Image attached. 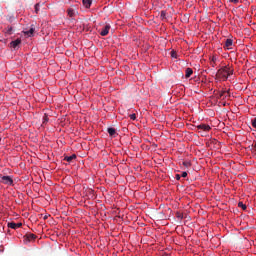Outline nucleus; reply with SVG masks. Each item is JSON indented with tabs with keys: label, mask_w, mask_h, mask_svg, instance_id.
<instances>
[{
	"label": "nucleus",
	"mask_w": 256,
	"mask_h": 256,
	"mask_svg": "<svg viewBox=\"0 0 256 256\" xmlns=\"http://www.w3.org/2000/svg\"><path fill=\"white\" fill-rule=\"evenodd\" d=\"M130 119H132V121H135V119H137V115L136 114H131Z\"/></svg>",
	"instance_id": "393cba45"
},
{
	"label": "nucleus",
	"mask_w": 256,
	"mask_h": 256,
	"mask_svg": "<svg viewBox=\"0 0 256 256\" xmlns=\"http://www.w3.org/2000/svg\"><path fill=\"white\" fill-rule=\"evenodd\" d=\"M166 16H167V12L161 11V13H160L161 19H165Z\"/></svg>",
	"instance_id": "6ab92c4d"
},
{
	"label": "nucleus",
	"mask_w": 256,
	"mask_h": 256,
	"mask_svg": "<svg viewBox=\"0 0 256 256\" xmlns=\"http://www.w3.org/2000/svg\"><path fill=\"white\" fill-rule=\"evenodd\" d=\"M183 165H184V167H191V162H189V161H184V162H183Z\"/></svg>",
	"instance_id": "412c9836"
},
{
	"label": "nucleus",
	"mask_w": 256,
	"mask_h": 256,
	"mask_svg": "<svg viewBox=\"0 0 256 256\" xmlns=\"http://www.w3.org/2000/svg\"><path fill=\"white\" fill-rule=\"evenodd\" d=\"M251 123H252V127H254V129H256V117L251 120Z\"/></svg>",
	"instance_id": "4be33fe9"
},
{
	"label": "nucleus",
	"mask_w": 256,
	"mask_h": 256,
	"mask_svg": "<svg viewBox=\"0 0 256 256\" xmlns=\"http://www.w3.org/2000/svg\"><path fill=\"white\" fill-rule=\"evenodd\" d=\"M82 3L86 9H89L91 5L93 4V0H82Z\"/></svg>",
	"instance_id": "9d476101"
},
{
	"label": "nucleus",
	"mask_w": 256,
	"mask_h": 256,
	"mask_svg": "<svg viewBox=\"0 0 256 256\" xmlns=\"http://www.w3.org/2000/svg\"><path fill=\"white\" fill-rule=\"evenodd\" d=\"M238 207H241V209H243V211L247 210V205L243 204V202H239Z\"/></svg>",
	"instance_id": "f3484780"
},
{
	"label": "nucleus",
	"mask_w": 256,
	"mask_h": 256,
	"mask_svg": "<svg viewBox=\"0 0 256 256\" xmlns=\"http://www.w3.org/2000/svg\"><path fill=\"white\" fill-rule=\"evenodd\" d=\"M73 159H77V155L73 154L72 156H66L64 158V161H67L68 163H71Z\"/></svg>",
	"instance_id": "4468645a"
},
{
	"label": "nucleus",
	"mask_w": 256,
	"mask_h": 256,
	"mask_svg": "<svg viewBox=\"0 0 256 256\" xmlns=\"http://www.w3.org/2000/svg\"><path fill=\"white\" fill-rule=\"evenodd\" d=\"M196 129H198L199 133H201V131H204V133H209V131H211V126L208 124H199L196 126Z\"/></svg>",
	"instance_id": "f03ea898"
},
{
	"label": "nucleus",
	"mask_w": 256,
	"mask_h": 256,
	"mask_svg": "<svg viewBox=\"0 0 256 256\" xmlns=\"http://www.w3.org/2000/svg\"><path fill=\"white\" fill-rule=\"evenodd\" d=\"M192 75H193V69L192 68H186V71H185L186 79H189V77H191Z\"/></svg>",
	"instance_id": "f8f14e48"
},
{
	"label": "nucleus",
	"mask_w": 256,
	"mask_h": 256,
	"mask_svg": "<svg viewBox=\"0 0 256 256\" xmlns=\"http://www.w3.org/2000/svg\"><path fill=\"white\" fill-rule=\"evenodd\" d=\"M0 182L4 185H13V178L11 176H0Z\"/></svg>",
	"instance_id": "7ed1b4c3"
},
{
	"label": "nucleus",
	"mask_w": 256,
	"mask_h": 256,
	"mask_svg": "<svg viewBox=\"0 0 256 256\" xmlns=\"http://www.w3.org/2000/svg\"><path fill=\"white\" fill-rule=\"evenodd\" d=\"M171 57H173L174 59H176V58H177V52L172 51V52H171Z\"/></svg>",
	"instance_id": "b1692460"
},
{
	"label": "nucleus",
	"mask_w": 256,
	"mask_h": 256,
	"mask_svg": "<svg viewBox=\"0 0 256 256\" xmlns=\"http://www.w3.org/2000/svg\"><path fill=\"white\" fill-rule=\"evenodd\" d=\"M231 47H233V39L228 38L225 40L224 48L231 49Z\"/></svg>",
	"instance_id": "1a4fd4ad"
},
{
	"label": "nucleus",
	"mask_w": 256,
	"mask_h": 256,
	"mask_svg": "<svg viewBox=\"0 0 256 256\" xmlns=\"http://www.w3.org/2000/svg\"><path fill=\"white\" fill-rule=\"evenodd\" d=\"M229 97H230L229 91L224 90V91L219 92V94H218V99H227Z\"/></svg>",
	"instance_id": "423d86ee"
},
{
	"label": "nucleus",
	"mask_w": 256,
	"mask_h": 256,
	"mask_svg": "<svg viewBox=\"0 0 256 256\" xmlns=\"http://www.w3.org/2000/svg\"><path fill=\"white\" fill-rule=\"evenodd\" d=\"M231 75H233V69H231V66L229 65L220 68L216 73V77L218 79H223L224 81H227Z\"/></svg>",
	"instance_id": "f257e3e1"
},
{
	"label": "nucleus",
	"mask_w": 256,
	"mask_h": 256,
	"mask_svg": "<svg viewBox=\"0 0 256 256\" xmlns=\"http://www.w3.org/2000/svg\"><path fill=\"white\" fill-rule=\"evenodd\" d=\"M67 13H68L69 17H73L75 15V10H73L72 8H69L67 10Z\"/></svg>",
	"instance_id": "dca6fc26"
},
{
	"label": "nucleus",
	"mask_w": 256,
	"mask_h": 256,
	"mask_svg": "<svg viewBox=\"0 0 256 256\" xmlns=\"http://www.w3.org/2000/svg\"><path fill=\"white\" fill-rule=\"evenodd\" d=\"M39 7H40V4L37 3V4L35 5V13H39Z\"/></svg>",
	"instance_id": "5701e85b"
},
{
	"label": "nucleus",
	"mask_w": 256,
	"mask_h": 256,
	"mask_svg": "<svg viewBox=\"0 0 256 256\" xmlns=\"http://www.w3.org/2000/svg\"><path fill=\"white\" fill-rule=\"evenodd\" d=\"M217 62V57L213 56L212 57V63H216Z\"/></svg>",
	"instance_id": "c85d7f7f"
},
{
	"label": "nucleus",
	"mask_w": 256,
	"mask_h": 256,
	"mask_svg": "<svg viewBox=\"0 0 256 256\" xmlns=\"http://www.w3.org/2000/svg\"><path fill=\"white\" fill-rule=\"evenodd\" d=\"M175 179H176L177 181H179V180L181 179V175L176 174Z\"/></svg>",
	"instance_id": "cd10ccee"
},
{
	"label": "nucleus",
	"mask_w": 256,
	"mask_h": 256,
	"mask_svg": "<svg viewBox=\"0 0 256 256\" xmlns=\"http://www.w3.org/2000/svg\"><path fill=\"white\" fill-rule=\"evenodd\" d=\"M107 131L110 137H115V135L117 134V130H115V128H108Z\"/></svg>",
	"instance_id": "ddd939ff"
},
{
	"label": "nucleus",
	"mask_w": 256,
	"mask_h": 256,
	"mask_svg": "<svg viewBox=\"0 0 256 256\" xmlns=\"http://www.w3.org/2000/svg\"><path fill=\"white\" fill-rule=\"evenodd\" d=\"M111 30V25L106 24L102 30L100 31V35L102 37H107V35H109V31Z\"/></svg>",
	"instance_id": "20e7f679"
},
{
	"label": "nucleus",
	"mask_w": 256,
	"mask_h": 256,
	"mask_svg": "<svg viewBox=\"0 0 256 256\" xmlns=\"http://www.w3.org/2000/svg\"><path fill=\"white\" fill-rule=\"evenodd\" d=\"M181 177H187V172H182Z\"/></svg>",
	"instance_id": "c756f323"
},
{
	"label": "nucleus",
	"mask_w": 256,
	"mask_h": 256,
	"mask_svg": "<svg viewBox=\"0 0 256 256\" xmlns=\"http://www.w3.org/2000/svg\"><path fill=\"white\" fill-rule=\"evenodd\" d=\"M212 67H215V63L213 62Z\"/></svg>",
	"instance_id": "7c9ffc66"
},
{
	"label": "nucleus",
	"mask_w": 256,
	"mask_h": 256,
	"mask_svg": "<svg viewBox=\"0 0 256 256\" xmlns=\"http://www.w3.org/2000/svg\"><path fill=\"white\" fill-rule=\"evenodd\" d=\"M6 33H7L8 35H11V33H13V27L8 26Z\"/></svg>",
	"instance_id": "a211bd4d"
},
{
	"label": "nucleus",
	"mask_w": 256,
	"mask_h": 256,
	"mask_svg": "<svg viewBox=\"0 0 256 256\" xmlns=\"http://www.w3.org/2000/svg\"><path fill=\"white\" fill-rule=\"evenodd\" d=\"M252 151H253V153H256V143L254 145H252Z\"/></svg>",
	"instance_id": "a878e982"
},
{
	"label": "nucleus",
	"mask_w": 256,
	"mask_h": 256,
	"mask_svg": "<svg viewBox=\"0 0 256 256\" xmlns=\"http://www.w3.org/2000/svg\"><path fill=\"white\" fill-rule=\"evenodd\" d=\"M33 33H35V27H33V25L29 30L24 31V35H27L28 37H33Z\"/></svg>",
	"instance_id": "6e6552de"
},
{
	"label": "nucleus",
	"mask_w": 256,
	"mask_h": 256,
	"mask_svg": "<svg viewBox=\"0 0 256 256\" xmlns=\"http://www.w3.org/2000/svg\"><path fill=\"white\" fill-rule=\"evenodd\" d=\"M176 217H177V219H180V220L183 219V213L177 212Z\"/></svg>",
	"instance_id": "aec40b11"
},
{
	"label": "nucleus",
	"mask_w": 256,
	"mask_h": 256,
	"mask_svg": "<svg viewBox=\"0 0 256 256\" xmlns=\"http://www.w3.org/2000/svg\"><path fill=\"white\" fill-rule=\"evenodd\" d=\"M47 123H49V115L44 114L42 118V125H47Z\"/></svg>",
	"instance_id": "2eb2a0df"
},
{
	"label": "nucleus",
	"mask_w": 256,
	"mask_h": 256,
	"mask_svg": "<svg viewBox=\"0 0 256 256\" xmlns=\"http://www.w3.org/2000/svg\"><path fill=\"white\" fill-rule=\"evenodd\" d=\"M230 3H234L235 5H237V3H239V0H230Z\"/></svg>",
	"instance_id": "bb28decb"
},
{
	"label": "nucleus",
	"mask_w": 256,
	"mask_h": 256,
	"mask_svg": "<svg viewBox=\"0 0 256 256\" xmlns=\"http://www.w3.org/2000/svg\"><path fill=\"white\" fill-rule=\"evenodd\" d=\"M8 227L9 229H19L20 227H23V223L9 222Z\"/></svg>",
	"instance_id": "39448f33"
},
{
	"label": "nucleus",
	"mask_w": 256,
	"mask_h": 256,
	"mask_svg": "<svg viewBox=\"0 0 256 256\" xmlns=\"http://www.w3.org/2000/svg\"><path fill=\"white\" fill-rule=\"evenodd\" d=\"M25 237L28 241H35L37 239V236L35 234H31V233L26 234Z\"/></svg>",
	"instance_id": "9b49d317"
},
{
	"label": "nucleus",
	"mask_w": 256,
	"mask_h": 256,
	"mask_svg": "<svg viewBox=\"0 0 256 256\" xmlns=\"http://www.w3.org/2000/svg\"><path fill=\"white\" fill-rule=\"evenodd\" d=\"M19 45H21V39L19 38L10 43V47H12L13 49H17Z\"/></svg>",
	"instance_id": "0eeeda50"
}]
</instances>
